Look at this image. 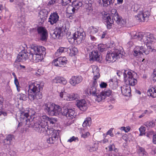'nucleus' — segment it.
<instances>
[{
    "label": "nucleus",
    "instance_id": "11",
    "mask_svg": "<svg viewBox=\"0 0 156 156\" xmlns=\"http://www.w3.org/2000/svg\"><path fill=\"white\" fill-rule=\"evenodd\" d=\"M133 55L135 56H137L139 55L142 54L144 53L146 55H148L149 53V51L147 50H145L143 46H137L133 50Z\"/></svg>",
    "mask_w": 156,
    "mask_h": 156
},
{
    "label": "nucleus",
    "instance_id": "16",
    "mask_svg": "<svg viewBox=\"0 0 156 156\" xmlns=\"http://www.w3.org/2000/svg\"><path fill=\"white\" fill-rule=\"evenodd\" d=\"M48 14V11L45 9L40 11V23L42 24L44 22L47 17Z\"/></svg>",
    "mask_w": 156,
    "mask_h": 156
},
{
    "label": "nucleus",
    "instance_id": "46",
    "mask_svg": "<svg viewBox=\"0 0 156 156\" xmlns=\"http://www.w3.org/2000/svg\"><path fill=\"white\" fill-rule=\"evenodd\" d=\"M107 48L106 45H101L98 47V49L101 52H103L107 50Z\"/></svg>",
    "mask_w": 156,
    "mask_h": 156
},
{
    "label": "nucleus",
    "instance_id": "29",
    "mask_svg": "<svg viewBox=\"0 0 156 156\" xmlns=\"http://www.w3.org/2000/svg\"><path fill=\"white\" fill-rule=\"evenodd\" d=\"M72 5L77 11L80 7L82 6L83 3L81 2L73 1H72Z\"/></svg>",
    "mask_w": 156,
    "mask_h": 156
},
{
    "label": "nucleus",
    "instance_id": "54",
    "mask_svg": "<svg viewBox=\"0 0 156 156\" xmlns=\"http://www.w3.org/2000/svg\"><path fill=\"white\" fill-rule=\"evenodd\" d=\"M30 32L32 33L33 32H37L39 34V27H37V29L36 28H33L30 30Z\"/></svg>",
    "mask_w": 156,
    "mask_h": 156
},
{
    "label": "nucleus",
    "instance_id": "47",
    "mask_svg": "<svg viewBox=\"0 0 156 156\" xmlns=\"http://www.w3.org/2000/svg\"><path fill=\"white\" fill-rule=\"evenodd\" d=\"M33 128L36 130H38V128H39V121L37 120L35 121L34 120V124L33 126Z\"/></svg>",
    "mask_w": 156,
    "mask_h": 156
},
{
    "label": "nucleus",
    "instance_id": "38",
    "mask_svg": "<svg viewBox=\"0 0 156 156\" xmlns=\"http://www.w3.org/2000/svg\"><path fill=\"white\" fill-rule=\"evenodd\" d=\"M98 28L94 27V26L90 27L89 29V31L90 33L92 34H96L98 32Z\"/></svg>",
    "mask_w": 156,
    "mask_h": 156
},
{
    "label": "nucleus",
    "instance_id": "27",
    "mask_svg": "<svg viewBox=\"0 0 156 156\" xmlns=\"http://www.w3.org/2000/svg\"><path fill=\"white\" fill-rule=\"evenodd\" d=\"M46 54L45 48L42 46H40V60L42 61L45 57Z\"/></svg>",
    "mask_w": 156,
    "mask_h": 156
},
{
    "label": "nucleus",
    "instance_id": "20",
    "mask_svg": "<svg viewBox=\"0 0 156 156\" xmlns=\"http://www.w3.org/2000/svg\"><path fill=\"white\" fill-rule=\"evenodd\" d=\"M76 105L81 111H85L87 108V104L84 99H81L78 101L77 102Z\"/></svg>",
    "mask_w": 156,
    "mask_h": 156
},
{
    "label": "nucleus",
    "instance_id": "26",
    "mask_svg": "<svg viewBox=\"0 0 156 156\" xmlns=\"http://www.w3.org/2000/svg\"><path fill=\"white\" fill-rule=\"evenodd\" d=\"M155 86L152 87L150 88L147 90V94L153 98H156Z\"/></svg>",
    "mask_w": 156,
    "mask_h": 156
},
{
    "label": "nucleus",
    "instance_id": "19",
    "mask_svg": "<svg viewBox=\"0 0 156 156\" xmlns=\"http://www.w3.org/2000/svg\"><path fill=\"white\" fill-rule=\"evenodd\" d=\"M100 54L97 51H93L90 54V58L91 60L100 61Z\"/></svg>",
    "mask_w": 156,
    "mask_h": 156
},
{
    "label": "nucleus",
    "instance_id": "42",
    "mask_svg": "<svg viewBox=\"0 0 156 156\" xmlns=\"http://www.w3.org/2000/svg\"><path fill=\"white\" fill-rule=\"evenodd\" d=\"M102 92L103 95L105 96V98L106 97L109 96L111 95L112 92L111 90H108L104 91Z\"/></svg>",
    "mask_w": 156,
    "mask_h": 156
},
{
    "label": "nucleus",
    "instance_id": "49",
    "mask_svg": "<svg viewBox=\"0 0 156 156\" xmlns=\"http://www.w3.org/2000/svg\"><path fill=\"white\" fill-rule=\"evenodd\" d=\"M14 83L16 85L18 91H19L20 90V87L17 78H15V79H14Z\"/></svg>",
    "mask_w": 156,
    "mask_h": 156
},
{
    "label": "nucleus",
    "instance_id": "6",
    "mask_svg": "<svg viewBox=\"0 0 156 156\" xmlns=\"http://www.w3.org/2000/svg\"><path fill=\"white\" fill-rule=\"evenodd\" d=\"M48 117L46 115H43L40 117V126L41 127V132L43 131L44 134L47 132V129H48Z\"/></svg>",
    "mask_w": 156,
    "mask_h": 156
},
{
    "label": "nucleus",
    "instance_id": "62",
    "mask_svg": "<svg viewBox=\"0 0 156 156\" xmlns=\"http://www.w3.org/2000/svg\"><path fill=\"white\" fill-rule=\"evenodd\" d=\"M108 156H116V155L115 154L114 151H110L108 153Z\"/></svg>",
    "mask_w": 156,
    "mask_h": 156
},
{
    "label": "nucleus",
    "instance_id": "37",
    "mask_svg": "<svg viewBox=\"0 0 156 156\" xmlns=\"http://www.w3.org/2000/svg\"><path fill=\"white\" fill-rule=\"evenodd\" d=\"M67 12L69 14H74L76 10L73 6V5H70L67 8Z\"/></svg>",
    "mask_w": 156,
    "mask_h": 156
},
{
    "label": "nucleus",
    "instance_id": "14",
    "mask_svg": "<svg viewBox=\"0 0 156 156\" xmlns=\"http://www.w3.org/2000/svg\"><path fill=\"white\" fill-rule=\"evenodd\" d=\"M67 60L66 57H60L54 61V65L55 66L60 67L65 65L67 63Z\"/></svg>",
    "mask_w": 156,
    "mask_h": 156
},
{
    "label": "nucleus",
    "instance_id": "58",
    "mask_svg": "<svg viewBox=\"0 0 156 156\" xmlns=\"http://www.w3.org/2000/svg\"><path fill=\"white\" fill-rule=\"evenodd\" d=\"M107 85L106 83L103 82L100 84V87L102 88H104L106 87Z\"/></svg>",
    "mask_w": 156,
    "mask_h": 156
},
{
    "label": "nucleus",
    "instance_id": "39",
    "mask_svg": "<svg viewBox=\"0 0 156 156\" xmlns=\"http://www.w3.org/2000/svg\"><path fill=\"white\" fill-rule=\"evenodd\" d=\"M52 133H53L51 135V137L55 141L56 139L58 138L59 133L56 130H54Z\"/></svg>",
    "mask_w": 156,
    "mask_h": 156
},
{
    "label": "nucleus",
    "instance_id": "21",
    "mask_svg": "<svg viewBox=\"0 0 156 156\" xmlns=\"http://www.w3.org/2000/svg\"><path fill=\"white\" fill-rule=\"evenodd\" d=\"M122 94L125 96H128L130 95L131 92V89L129 85L126 84L121 87Z\"/></svg>",
    "mask_w": 156,
    "mask_h": 156
},
{
    "label": "nucleus",
    "instance_id": "8",
    "mask_svg": "<svg viewBox=\"0 0 156 156\" xmlns=\"http://www.w3.org/2000/svg\"><path fill=\"white\" fill-rule=\"evenodd\" d=\"M66 30L65 26H62V27H56L54 31H52L50 33V35L53 39L58 38L61 36V34L63 30L66 32Z\"/></svg>",
    "mask_w": 156,
    "mask_h": 156
},
{
    "label": "nucleus",
    "instance_id": "41",
    "mask_svg": "<svg viewBox=\"0 0 156 156\" xmlns=\"http://www.w3.org/2000/svg\"><path fill=\"white\" fill-rule=\"evenodd\" d=\"M48 135L46 136V138H47L46 142L49 144H53L55 142V141L51 136L49 137H47Z\"/></svg>",
    "mask_w": 156,
    "mask_h": 156
},
{
    "label": "nucleus",
    "instance_id": "44",
    "mask_svg": "<svg viewBox=\"0 0 156 156\" xmlns=\"http://www.w3.org/2000/svg\"><path fill=\"white\" fill-rule=\"evenodd\" d=\"M78 98L79 96L77 94H73L70 95V101L78 99Z\"/></svg>",
    "mask_w": 156,
    "mask_h": 156
},
{
    "label": "nucleus",
    "instance_id": "12",
    "mask_svg": "<svg viewBox=\"0 0 156 156\" xmlns=\"http://www.w3.org/2000/svg\"><path fill=\"white\" fill-rule=\"evenodd\" d=\"M150 15V13L149 11L144 10L143 12L138 14L136 16V19L140 21H147Z\"/></svg>",
    "mask_w": 156,
    "mask_h": 156
},
{
    "label": "nucleus",
    "instance_id": "17",
    "mask_svg": "<svg viewBox=\"0 0 156 156\" xmlns=\"http://www.w3.org/2000/svg\"><path fill=\"white\" fill-rule=\"evenodd\" d=\"M91 86L89 89V92L90 95L94 96H95L98 93L97 89L98 84L96 80H94Z\"/></svg>",
    "mask_w": 156,
    "mask_h": 156
},
{
    "label": "nucleus",
    "instance_id": "25",
    "mask_svg": "<svg viewBox=\"0 0 156 156\" xmlns=\"http://www.w3.org/2000/svg\"><path fill=\"white\" fill-rule=\"evenodd\" d=\"M52 83L54 84L62 83L63 84H66L67 83L66 80L63 77H56L52 80Z\"/></svg>",
    "mask_w": 156,
    "mask_h": 156
},
{
    "label": "nucleus",
    "instance_id": "64",
    "mask_svg": "<svg viewBox=\"0 0 156 156\" xmlns=\"http://www.w3.org/2000/svg\"><path fill=\"white\" fill-rule=\"evenodd\" d=\"M153 142L154 144H156V134L154 135L153 136Z\"/></svg>",
    "mask_w": 156,
    "mask_h": 156
},
{
    "label": "nucleus",
    "instance_id": "56",
    "mask_svg": "<svg viewBox=\"0 0 156 156\" xmlns=\"http://www.w3.org/2000/svg\"><path fill=\"white\" fill-rule=\"evenodd\" d=\"M57 0H51L48 3V5H52L55 3Z\"/></svg>",
    "mask_w": 156,
    "mask_h": 156
},
{
    "label": "nucleus",
    "instance_id": "30",
    "mask_svg": "<svg viewBox=\"0 0 156 156\" xmlns=\"http://www.w3.org/2000/svg\"><path fill=\"white\" fill-rule=\"evenodd\" d=\"M91 124V119L90 117L87 118L86 119L83 123L82 126L83 127L87 126H90Z\"/></svg>",
    "mask_w": 156,
    "mask_h": 156
},
{
    "label": "nucleus",
    "instance_id": "9",
    "mask_svg": "<svg viewBox=\"0 0 156 156\" xmlns=\"http://www.w3.org/2000/svg\"><path fill=\"white\" fill-rule=\"evenodd\" d=\"M133 74L131 72H128L127 75L124 80L126 84L133 86L136 84L137 80L136 79L133 77Z\"/></svg>",
    "mask_w": 156,
    "mask_h": 156
},
{
    "label": "nucleus",
    "instance_id": "35",
    "mask_svg": "<svg viewBox=\"0 0 156 156\" xmlns=\"http://www.w3.org/2000/svg\"><path fill=\"white\" fill-rule=\"evenodd\" d=\"M78 52V50L76 48H71L69 49V55L71 56H73L76 55Z\"/></svg>",
    "mask_w": 156,
    "mask_h": 156
},
{
    "label": "nucleus",
    "instance_id": "45",
    "mask_svg": "<svg viewBox=\"0 0 156 156\" xmlns=\"http://www.w3.org/2000/svg\"><path fill=\"white\" fill-rule=\"evenodd\" d=\"M139 129L140 133V136H143L145 134L146 128L145 127L141 126Z\"/></svg>",
    "mask_w": 156,
    "mask_h": 156
},
{
    "label": "nucleus",
    "instance_id": "59",
    "mask_svg": "<svg viewBox=\"0 0 156 156\" xmlns=\"http://www.w3.org/2000/svg\"><path fill=\"white\" fill-rule=\"evenodd\" d=\"M48 122L51 124H54L55 122V121L53 119L48 118Z\"/></svg>",
    "mask_w": 156,
    "mask_h": 156
},
{
    "label": "nucleus",
    "instance_id": "15",
    "mask_svg": "<svg viewBox=\"0 0 156 156\" xmlns=\"http://www.w3.org/2000/svg\"><path fill=\"white\" fill-rule=\"evenodd\" d=\"M83 80L82 77L80 76H73L69 80L70 84L73 86H75Z\"/></svg>",
    "mask_w": 156,
    "mask_h": 156
},
{
    "label": "nucleus",
    "instance_id": "13",
    "mask_svg": "<svg viewBox=\"0 0 156 156\" xmlns=\"http://www.w3.org/2000/svg\"><path fill=\"white\" fill-rule=\"evenodd\" d=\"M59 18V16L56 12L51 13L48 19V22H49L51 25H53L58 21Z\"/></svg>",
    "mask_w": 156,
    "mask_h": 156
},
{
    "label": "nucleus",
    "instance_id": "24",
    "mask_svg": "<svg viewBox=\"0 0 156 156\" xmlns=\"http://www.w3.org/2000/svg\"><path fill=\"white\" fill-rule=\"evenodd\" d=\"M48 35V32L45 28L40 27V36L41 37V39H47Z\"/></svg>",
    "mask_w": 156,
    "mask_h": 156
},
{
    "label": "nucleus",
    "instance_id": "2",
    "mask_svg": "<svg viewBox=\"0 0 156 156\" xmlns=\"http://www.w3.org/2000/svg\"><path fill=\"white\" fill-rule=\"evenodd\" d=\"M122 47H117L114 49L110 50L108 52L106 57V59L109 62H114L116 60L122 56Z\"/></svg>",
    "mask_w": 156,
    "mask_h": 156
},
{
    "label": "nucleus",
    "instance_id": "43",
    "mask_svg": "<svg viewBox=\"0 0 156 156\" xmlns=\"http://www.w3.org/2000/svg\"><path fill=\"white\" fill-rule=\"evenodd\" d=\"M18 98L20 100L25 101L27 100V97L25 94H20L18 95Z\"/></svg>",
    "mask_w": 156,
    "mask_h": 156
},
{
    "label": "nucleus",
    "instance_id": "36",
    "mask_svg": "<svg viewBox=\"0 0 156 156\" xmlns=\"http://www.w3.org/2000/svg\"><path fill=\"white\" fill-rule=\"evenodd\" d=\"M155 121L156 120L147 122L144 123V125L147 127H153L155 126Z\"/></svg>",
    "mask_w": 156,
    "mask_h": 156
},
{
    "label": "nucleus",
    "instance_id": "18",
    "mask_svg": "<svg viewBox=\"0 0 156 156\" xmlns=\"http://www.w3.org/2000/svg\"><path fill=\"white\" fill-rule=\"evenodd\" d=\"M27 52L25 51L20 52L17 56L16 61L20 62L26 61L27 58Z\"/></svg>",
    "mask_w": 156,
    "mask_h": 156
},
{
    "label": "nucleus",
    "instance_id": "5",
    "mask_svg": "<svg viewBox=\"0 0 156 156\" xmlns=\"http://www.w3.org/2000/svg\"><path fill=\"white\" fill-rule=\"evenodd\" d=\"M31 49L33 51V53L30 54L29 59L34 62H38L39 61V49L38 46L36 44L31 46Z\"/></svg>",
    "mask_w": 156,
    "mask_h": 156
},
{
    "label": "nucleus",
    "instance_id": "31",
    "mask_svg": "<svg viewBox=\"0 0 156 156\" xmlns=\"http://www.w3.org/2000/svg\"><path fill=\"white\" fill-rule=\"evenodd\" d=\"M13 138V135H9L6 136V138L3 140V143L5 144H9Z\"/></svg>",
    "mask_w": 156,
    "mask_h": 156
},
{
    "label": "nucleus",
    "instance_id": "3",
    "mask_svg": "<svg viewBox=\"0 0 156 156\" xmlns=\"http://www.w3.org/2000/svg\"><path fill=\"white\" fill-rule=\"evenodd\" d=\"M28 97L31 100H34L35 102L38 101L39 98V84L36 82L30 84L29 86Z\"/></svg>",
    "mask_w": 156,
    "mask_h": 156
},
{
    "label": "nucleus",
    "instance_id": "57",
    "mask_svg": "<svg viewBox=\"0 0 156 156\" xmlns=\"http://www.w3.org/2000/svg\"><path fill=\"white\" fill-rule=\"evenodd\" d=\"M88 7H87V10L88 12H91L92 11V7L91 6L92 5L91 4H90L89 5H88Z\"/></svg>",
    "mask_w": 156,
    "mask_h": 156
},
{
    "label": "nucleus",
    "instance_id": "51",
    "mask_svg": "<svg viewBox=\"0 0 156 156\" xmlns=\"http://www.w3.org/2000/svg\"><path fill=\"white\" fill-rule=\"evenodd\" d=\"M63 99L67 101H70V94H68L66 92H64V96Z\"/></svg>",
    "mask_w": 156,
    "mask_h": 156
},
{
    "label": "nucleus",
    "instance_id": "40",
    "mask_svg": "<svg viewBox=\"0 0 156 156\" xmlns=\"http://www.w3.org/2000/svg\"><path fill=\"white\" fill-rule=\"evenodd\" d=\"M89 150L90 151H96L98 148V145L97 144H94L91 147H90Z\"/></svg>",
    "mask_w": 156,
    "mask_h": 156
},
{
    "label": "nucleus",
    "instance_id": "23",
    "mask_svg": "<svg viewBox=\"0 0 156 156\" xmlns=\"http://www.w3.org/2000/svg\"><path fill=\"white\" fill-rule=\"evenodd\" d=\"M92 69V73L94 76L93 77L94 80H96L100 77L99 73V69L97 66L93 65L91 66Z\"/></svg>",
    "mask_w": 156,
    "mask_h": 156
},
{
    "label": "nucleus",
    "instance_id": "53",
    "mask_svg": "<svg viewBox=\"0 0 156 156\" xmlns=\"http://www.w3.org/2000/svg\"><path fill=\"white\" fill-rule=\"evenodd\" d=\"M76 140L78 141V138L77 137H75L74 136H73L69 139L68 140V142H71L73 141H75Z\"/></svg>",
    "mask_w": 156,
    "mask_h": 156
},
{
    "label": "nucleus",
    "instance_id": "34",
    "mask_svg": "<svg viewBox=\"0 0 156 156\" xmlns=\"http://www.w3.org/2000/svg\"><path fill=\"white\" fill-rule=\"evenodd\" d=\"M102 1L103 2V6L107 7L109 5H112L115 0H102Z\"/></svg>",
    "mask_w": 156,
    "mask_h": 156
},
{
    "label": "nucleus",
    "instance_id": "50",
    "mask_svg": "<svg viewBox=\"0 0 156 156\" xmlns=\"http://www.w3.org/2000/svg\"><path fill=\"white\" fill-rule=\"evenodd\" d=\"M120 129L121 130L124 131L126 133H127L129 131L130 128L129 126L126 127L122 126L121 127Z\"/></svg>",
    "mask_w": 156,
    "mask_h": 156
},
{
    "label": "nucleus",
    "instance_id": "55",
    "mask_svg": "<svg viewBox=\"0 0 156 156\" xmlns=\"http://www.w3.org/2000/svg\"><path fill=\"white\" fill-rule=\"evenodd\" d=\"M152 79L154 81L156 82V69L154 70L153 74L152 75Z\"/></svg>",
    "mask_w": 156,
    "mask_h": 156
},
{
    "label": "nucleus",
    "instance_id": "10",
    "mask_svg": "<svg viewBox=\"0 0 156 156\" xmlns=\"http://www.w3.org/2000/svg\"><path fill=\"white\" fill-rule=\"evenodd\" d=\"M133 39H136L137 38L139 39H154L155 38L154 37V34L149 32H147L144 33L143 32L139 33L134 36Z\"/></svg>",
    "mask_w": 156,
    "mask_h": 156
},
{
    "label": "nucleus",
    "instance_id": "33",
    "mask_svg": "<svg viewBox=\"0 0 156 156\" xmlns=\"http://www.w3.org/2000/svg\"><path fill=\"white\" fill-rule=\"evenodd\" d=\"M129 72V71H127V70H123L121 71L117 70V71L116 74L119 77L123 75L124 80L127 75L128 72Z\"/></svg>",
    "mask_w": 156,
    "mask_h": 156
},
{
    "label": "nucleus",
    "instance_id": "63",
    "mask_svg": "<svg viewBox=\"0 0 156 156\" xmlns=\"http://www.w3.org/2000/svg\"><path fill=\"white\" fill-rule=\"evenodd\" d=\"M44 86V83L42 82L40 83V91L41 90L43 89V87Z\"/></svg>",
    "mask_w": 156,
    "mask_h": 156
},
{
    "label": "nucleus",
    "instance_id": "28",
    "mask_svg": "<svg viewBox=\"0 0 156 156\" xmlns=\"http://www.w3.org/2000/svg\"><path fill=\"white\" fill-rule=\"evenodd\" d=\"M85 33L84 32H80L79 31L75 32L73 34V39H83L85 38Z\"/></svg>",
    "mask_w": 156,
    "mask_h": 156
},
{
    "label": "nucleus",
    "instance_id": "48",
    "mask_svg": "<svg viewBox=\"0 0 156 156\" xmlns=\"http://www.w3.org/2000/svg\"><path fill=\"white\" fill-rule=\"evenodd\" d=\"M61 4L63 6H65L72 2V0H61Z\"/></svg>",
    "mask_w": 156,
    "mask_h": 156
},
{
    "label": "nucleus",
    "instance_id": "61",
    "mask_svg": "<svg viewBox=\"0 0 156 156\" xmlns=\"http://www.w3.org/2000/svg\"><path fill=\"white\" fill-rule=\"evenodd\" d=\"M139 154L140 156H147V153L145 151H144L143 152L139 153Z\"/></svg>",
    "mask_w": 156,
    "mask_h": 156
},
{
    "label": "nucleus",
    "instance_id": "1",
    "mask_svg": "<svg viewBox=\"0 0 156 156\" xmlns=\"http://www.w3.org/2000/svg\"><path fill=\"white\" fill-rule=\"evenodd\" d=\"M42 108L51 116L63 115L69 118V119H72L76 116L74 111L72 109H69L65 107L62 111L60 106L55 104H45L42 106Z\"/></svg>",
    "mask_w": 156,
    "mask_h": 156
},
{
    "label": "nucleus",
    "instance_id": "4",
    "mask_svg": "<svg viewBox=\"0 0 156 156\" xmlns=\"http://www.w3.org/2000/svg\"><path fill=\"white\" fill-rule=\"evenodd\" d=\"M20 118L23 120V123L25 125H27V126L30 127L33 126L31 122L33 120V119L35 118L34 114L33 115H30V113L29 112H25L21 111H20Z\"/></svg>",
    "mask_w": 156,
    "mask_h": 156
},
{
    "label": "nucleus",
    "instance_id": "60",
    "mask_svg": "<svg viewBox=\"0 0 156 156\" xmlns=\"http://www.w3.org/2000/svg\"><path fill=\"white\" fill-rule=\"evenodd\" d=\"M111 12L112 15H115L118 14L116 10L115 9H112L111 10Z\"/></svg>",
    "mask_w": 156,
    "mask_h": 156
},
{
    "label": "nucleus",
    "instance_id": "22",
    "mask_svg": "<svg viewBox=\"0 0 156 156\" xmlns=\"http://www.w3.org/2000/svg\"><path fill=\"white\" fill-rule=\"evenodd\" d=\"M112 19L116 22V23L120 24H125L126 23V21L125 20L123 19L122 17L120 16L118 14L112 16Z\"/></svg>",
    "mask_w": 156,
    "mask_h": 156
},
{
    "label": "nucleus",
    "instance_id": "52",
    "mask_svg": "<svg viewBox=\"0 0 156 156\" xmlns=\"http://www.w3.org/2000/svg\"><path fill=\"white\" fill-rule=\"evenodd\" d=\"M113 129V128H111L109 129L107 132V135H109L111 137H113L114 136V134L112 133V131Z\"/></svg>",
    "mask_w": 156,
    "mask_h": 156
},
{
    "label": "nucleus",
    "instance_id": "32",
    "mask_svg": "<svg viewBox=\"0 0 156 156\" xmlns=\"http://www.w3.org/2000/svg\"><path fill=\"white\" fill-rule=\"evenodd\" d=\"M96 97L95 98L96 101L99 102L105 99V97L102 94V92L98 94V93L96 94V95L94 96Z\"/></svg>",
    "mask_w": 156,
    "mask_h": 156
},
{
    "label": "nucleus",
    "instance_id": "7",
    "mask_svg": "<svg viewBox=\"0 0 156 156\" xmlns=\"http://www.w3.org/2000/svg\"><path fill=\"white\" fill-rule=\"evenodd\" d=\"M112 16L109 14L105 12L103 15L102 18L104 22L106 25L108 29H110L112 27V24L114 23V21L111 18Z\"/></svg>",
    "mask_w": 156,
    "mask_h": 156
}]
</instances>
